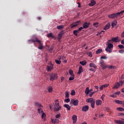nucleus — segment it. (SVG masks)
I'll return each mask as SVG.
<instances>
[{"mask_svg": "<svg viewBox=\"0 0 124 124\" xmlns=\"http://www.w3.org/2000/svg\"><path fill=\"white\" fill-rule=\"evenodd\" d=\"M124 13V10H122L120 12L108 15V18H110V19H114V18H117V17H119V16H122Z\"/></svg>", "mask_w": 124, "mask_h": 124, "instance_id": "1", "label": "nucleus"}, {"mask_svg": "<svg viewBox=\"0 0 124 124\" xmlns=\"http://www.w3.org/2000/svg\"><path fill=\"white\" fill-rule=\"evenodd\" d=\"M30 41H32V42H38V43H39V47L38 48L39 50H43L44 48V46H43V43H41V41L39 40L37 38H35V40H29L28 42H30Z\"/></svg>", "mask_w": 124, "mask_h": 124, "instance_id": "2", "label": "nucleus"}, {"mask_svg": "<svg viewBox=\"0 0 124 124\" xmlns=\"http://www.w3.org/2000/svg\"><path fill=\"white\" fill-rule=\"evenodd\" d=\"M50 81H54V80H57L58 79V73H52L49 75Z\"/></svg>", "mask_w": 124, "mask_h": 124, "instance_id": "3", "label": "nucleus"}, {"mask_svg": "<svg viewBox=\"0 0 124 124\" xmlns=\"http://www.w3.org/2000/svg\"><path fill=\"white\" fill-rule=\"evenodd\" d=\"M111 41H113V42H115V43H117L121 41V39L119 38L118 36H116V37L112 38L111 40H108V43H111Z\"/></svg>", "mask_w": 124, "mask_h": 124, "instance_id": "4", "label": "nucleus"}, {"mask_svg": "<svg viewBox=\"0 0 124 124\" xmlns=\"http://www.w3.org/2000/svg\"><path fill=\"white\" fill-rule=\"evenodd\" d=\"M100 63L101 64V67L102 68V69L103 70H104V69H106V68H108V65H107V64H106V63H105L104 61L102 60L100 62Z\"/></svg>", "mask_w": 124, "mask_h": 124, "instance_id": "5", "label": "nucleus"}, {"mask_svg": "<svg viewBox=\"0 0 124 124\" xmlns=\"http://www.w3.org/2000/svg\"><path fill=\"white\" fill-rule=\"evenodd\" d=\"M80 23H81V21L78 20L77 22L73 23L72 24H71L70 26L71 29H73V28H75V27H77V26H78V25H79Z\"/></svg>", "mask_w": 124, "mask_h": 124, "instance_id": "6", "label": "nucleus"}, {"mask_svg": "<svg viewBox=\"0 0 124 124\" xmlns=\"http://www.w3.org/2000/svg\"><path fill=\"white\" fill-rule=\"evenodd\" d=\"M54 65L52 64V62H50V66H47L46 69L48 72L52 71V70L54 68Z\"/></svg>", "mask_w": 124, "mask_h": 124, "instance_id": "7", "label": "nucleus"}, {"mask_svg": "<svg viewBox=\"0 0 124 124\" xmlns=\"http://www.w3.org/2000/svg\"><path fill=\"white\" fill-rule=\"evenodd\" d=\"M90 25H91V23L85 22L83 24L82 28H83V29H88V28L90 27Z\"/></svg>", "mask_w": 124, "mask_h": 124, "instance_id": "8", "label": "nucleus"}, {"mask_svg": "<svg viewBox=\"0 0 124 124\" xmlns=\"http://www.w3.org/2000/svg\"><path fill=\"white\" fill-rule=\"evenodd\" d=\"M64 33H63V31H62L58 34V40H59V41H60V40L62 39V35H63Z\"/></svg>", "mask_w": 124, "mask_h": 124, "instance_id": "9", "label": "nucleus"}, {"mask_svg": "<svg viewBox=\"0 0 124 124\" xmlns=\"http://www.w3.org/2000/svg\"><path fill=\"white\" fill-rule=\"evenodd\" d=\"M73 104L74 106H78V104L79 103V100H73L72 101Z\"/></svg>", "mask_w": 124, "mask_h": 124, "instance_id": "10", "label": "nucleus"}, {"mask_svg": "<svg viewBox=\"0 0 124 124\" xmlns=\"http://www.w3.org/2000/svg\"><path fill=\"white\" fill-rule=\"evenodd\" d=\"M114 101L117 104H122V105H124V101H120L119 100H114Z\"/></svg>", "mask_w": 124, "mask_h": 124, "instance_id": "11", "label": "nucleus"}, {"mask_svg": "<svg viewBox=\"0 0 124 124\" xmlns=\"http://www.w3.org/2000/svg\"><path fill=\"white\" fill-rule=\"evenodd\" d=\"M120 83L116 82L115 84H114L112 87L113 89H119L120 88Z\"/></svg>", "mask_w": 124, "mask_h": 124, "instance_id": "12", "label": "nucleus"}, {"mask_svg": "<svg viewBox=\"0 0 124 124\" xmlns=\"http://www.w3.org/2000/svg\"><path fill=\"white\" fill-rule=\"evenodd\" d=\"M89 110V106H85L83 107L82 110L83 112H87Z\"/></svg>", "mask_w": 124, "mask_h": 124, "instance_id": "13", "label": "nucleus"}, {"mask_svg": "<svg viewBox=\"0 0 124 124\" xmlns=\"http://www.w3.org/2000/svg\"><path fill=\"white\" fill-rule=\"evenodd\" d=\"M111 27V24L110 23H108L106 27L104 28V30L105 31H107V30H109Z\"/></svg>", "mask_w": 124, "mask_h": 124, "instance_id": "14", "label": "nucleus"}, {"mask_svg": "<svg viewBox=\"0 0 124 124\" xmlns=\"http://www.w3.org/2000/svg\"><path fill=\"white\" fill-rule=\"evenodd\" d=\"M51 122H52V124H59V123H60V121L59 120V119H58L57 118L52 119L51 120Z\"/></svg>", "mask_w": 124, "mask_h": 124, "instance_id": "15", "label": "nucleus"}, {"mask_svg": "<svg viewBox=\"0 0 124 124\" xmlns=\"http://www.w3.org/2000/svg\"><path fill=\"white\" fill-rule=\"evenodd\" d=\"M96 4V2L94 0H91V3L89 4L90 6H93V5H95Z\"/></svg>", "mask_w": 124, "mask_h": 124, "instance_id": "16", "label": "nucleus"}, {"mask_svg": "<svg viewBox=\"0 0 124 124\" xmlns=\"http://www.w3.org/2000/svg\"><path fill=\"white\" fill-rule=\"evenodd\" d=\"M54 111H55V112H58V111H60V110H61V109H62V107L59 106V107H54L53 108Z\"/></svg>", "mask_w": 124, "mask_h": 124, "instance_id": "17", "label": "nucleus"}, {"mask_svg": "<svg viewBox=\"0 0 124 124\" xmlns=\"http://www.w3.org/2000/svg\"><path fill=\"white\" fill-rule=\"evenodd\" d=\"M72 120H73V124H76V122H77V116L74 115L72 117Z\"/></svg>", "mask_w": 124, "mask_h": 124, "instance_id": "18", "label": "nucleus"}, {"mask_svg": "<svg viewBox=\"0 0 124 124\" xmlns=\"http://www.w3.org/2000/svg\"><path fill=\"white\" fill-rule=\"evenodd\" d=\"M47 37H51V38H54L56 39V37H55V36H54V35H53L52 33H49L47 34Z\"/></svg>", "mask_w": 124, "mask_h": 124, "instance_id": "19", "label": "nucleus"}, {"mask_svg": "<svg viewBox=\"0 0 124 124\" xmlns=\"http://www.w3.org/2000/svg\"><path fill=\"white\" fill-rule=\"evenodd\" d=\"M105 51H106V52H108V53H112V48H110L107 46L105 48Z\"/></svg>", "mask_w": 124, "mask_h": 124, "instance_id": "20", "label": "nucleus"}, {"mask_svg": "<svg viewBox=\"0 0 124 124\" xmlns=\"http://www.w3.org/2000/svg\"><path fill=\"white\" fill-rule=\"evenodd\" d=\"M82 72H83V68H82V66H79L78 74H81V73H82Z\"/></svg>", "mask_w": 124, "mask_h": 124, "instance_id": "21", "label": "nucleus"}, {"mask_svg": "<svg viewBox=\"0 0 124 124\" xmlns=\"http://www.w3.org/2000/svg\"><path fill=\"white\" fill-rule=\"evenodd\" d=\"M87 102H88L89 103H92L93 102V98H90L86 100Z\"/></svg>", "mask_w": 124, "mask_h": 124, "instance_id": "22", "label": "nucleus"}, {"mask_svg": "<svg viewBox=\"0 0 124 124\" xmlns=\"http://www.w3.org/2000/svg\"><path fill=\"white\" fill-rule=\"evenodd\" d=\"M117 23H118V22H117V20H115L113 22H112L111 23L112 28H114V27H115V26H116Z\"/></svg>", "mask_w": 124, "mask_h": 124, "instance_id": "23", "label": "nucleus"}, {"mask_svg": "<svg viewBox=\"0 0 124 124\" xmlns=\"http://www.w3.org/2000/svg\"><path fill=\"white\" fill-rule=\"evenodd\" d=\"M89 66L90 67H93V68H96L97 67L96 66V65H95V64L93 63H91L89 64Z\"/></svg>", "mask_w": 124, "mask_h": 124, "instance_id": "24", "label": "nucleus"}, {"mask_svg": "<svg viewBox=\"0 0 124 124\" xmlns=\"http://www.w3.org/2000/svg\"><path fill=\"white\" fill-rule=\"evenodd\" d=\"M79 32H80L78 30H75V31H73V34L76 36H77L78 35V33H79Z\"/></svg>", "mask_w": 124, "mask_h": 124, "instance_id": "25", "label": "nucleus"}, {"mask_svg": "<svg viewBox=\"0 0 124 124\" xmlns=\"http://www.w3.org/2000/svg\"><path fill=\"white\" fill-rule=\"evenodd\" d=\"M102 103V101L100 100H97L96 101V104L97 105V106H99V105H100Z\"/></svg>", "mask_w": 124, "mask_h": 124, "instance_id": "26", "label": "nucleus"}, {"mask_svg": "<svg viewBox=\"0 0 124 124\" xmlns=\"http://www.w3.org/2000/svg\"><path fill=\"white\" fill-rule=\"evenodd\" d=\"M108 42V46L107 47H108V48L112 49V48H113V47H114V46L112 44L109 43V42Z\"/></svg>", "mask_w": 124, "mask_h": 124, "instance_id": "27", "label": "nucleus"}, {"mask_svg": "<svg viewBox=\"0 0 124 124\" xmlns=\"http://www.w3.org/2000/svg\"><path fill=\"white\" fill-rule=\"evenodd\" d=\"M38 111L39 115H42V114L43 113V110H42L41 108H38Z\"/></svg>", "mask_w": 124, "mask_h": 124, "instance_id": "28", "label": "nucleus"}, {"mask_svg": "<svg viewBox=\"0 0 124 124\" xmlns=\"http://www.w3.org/2000/svg\"><path fill=\"white\" fill-rule=\"evenodd\" d=\"M79 63L83 66L86 65L87 64V62L86 61H81L79 62Z\"/></svg>", "mask_w": 124, "mask_h": 124, "instance_id": "29", "label": "nucleus"}, {"mask_svg": "<svg viewBox=\"0 0 124 124\" xmlns=\"http://www.w3.org/2000/svg\"><path fill=\"white\" fill-rule=\"evenodd\" d=\"M47 91L49 93H52V92H53V87H52V86H49L47 88Z\"/></svg>", "mask_w": 124, "mask_h": 124, "instance_id": "30", "label": "nucleus"}, {"mask_svg": "<svg viewBox=\"0 0 124 124\" xmlns=\"http://www.w3.org/2000/svg\"><path fill=\"white\" fill-rule=\"evenodd\" d=\"M85 93L86 94H89L90 93V89L89 87H87L85 91Z\"/></svg>", "mask_w": 124, "mask_h": 124, "instance_id": "31", "label": "nucleus"}, {"mask_svg": "<svg viewBox=\"0 0 124 124\" xmlns=\"http://www.w3.org/2000/svg\"><path fill=\"white\" fill-rule=\"evenodd\" d=\"M64 107H65V108H67L68 111H70V106H69V105L68 104H65L64 105Z\"/></svg>", "mask_w": 124, "mask_h": 124, "instance_id": "32", "label": "nucleus"}, {"mask_svg": "<svg viewBox=\"0 0 124 124\" xmlns=\"http://www.w3.org/2000/svg\"><path fill=\"white\" fill-rule=\"evenodd\" d=\"M95 104V101L93 100V101L91 103V106L93 109L94 108Z\"/></svg>", "mask_w": 124, "mask_h": 124, "instance_id": "33", "label": "nucleus"}, {"mask_svg": "<svg viewBox=\"0 0 124 124\" xmlns=\"http://www.w3.org/2000/svg\"><path fill=\"white\" fill-rule=\"evenodd\" d=\"M60 103H59V100H56L55 103V107H59Z\"/></svg>", "mask_w": 124, "mask_h": 124, "instance_id": "34", "label": "nucleus"}, {"mask_svg": "<svg viewBox=\"0 0 124 124\" xmlns=\"http://www.w3.org/2000/svg\"><path fill=\"white\" fill-rule=\"evenodd\" d=\"M64 28V26L63 25H60L57 27V29L58 30H62Z\"/></svg>", "mask_w": 124, "mask_h": 124, "instance_id": "35", "label": "nucleus"}, {"mask_svg": "<svg viewBox=\"0 0 124 124\" xmlns=\"http://www.w3.org/2000/svg\"><path fill=\"white\" fill-rule=\"evenodd\" d=\"M102 52V49H98L96 51V54H100Z\"/></svg>", "mask_w": 124, "mask_h": 124, "instance_id": "36", "label": "nucleus"}, {"mask_svg": "<svg viewBox=\"0 0 124 124\" xmlns=\"http://www.w3.org/2000/svg\"><path fill=\"white\" fill-rule=\"evenodd\" d=\"M35 105L37 107H39V108H41L40 107H42V106L41 105V104H39L38 103H35Z\"/></svg>", "mask_w": 124, "mask_h": 124, "instance_id": "37", "label": "nucleus"}, {"mask_svg": "<svg viewBox=\"0 0 124 124\" xmlns=\"http://www.w3.org/2000/svg\"><path fill=\"white\" fill-rule=\"evenodd\" d=\"M55 62L57 64H61L62 63V61L58 60H55Z\"/></svg>", "mask_w": 124, "mask_h": 124, "instance_id": "38", "label": "nucleus"}, {"mask_svg": "<svg viewBox=\"0 0 124 124\" xmlns=\"http://www.w3.org/2000/svg\"><path fill=\"white\" fill-rule=\"evenodd\" d=\"M69 73L70 75H71L72 76H75V75H74V74H73V71H72V70L69 71Z\"/></svg>", "mask_w": 124, "mask_h": 124, "instance_id": "39", "label": "nucleus"}, {"mask_svg": "<svg viewBox=\"0 0 124 124\" xmlns=\"http://www.w3.org/2000/svg\"><path fill=\"white\" fill-rule=\"evenodd\" d=\"M75 93H76V92H75V90H72L71 92V95H75Z\"/></svg>", "mask_w": 124, "mask_h": 124, "instance_id": "40", "label": "nucleus"}, {"mask_svg": "<svg viewBox=\"0 0 124 124\" xmlns=\"http://www.w3.org/2000/svg\"><path fill=\"white\" fill-rule=\"evenodd\" d=\"M116 109L118 111H124V108H117Z\"/></svg>", "mask_w": 124, "mask_h": 124, "instance_id": "41", "label": "nucleus"}, {"mask_svg": "<svg viewBox=\"0 0 124 124\" xmlns=\"http://www.w3.org/2000/svg\"><path fill=\"white\" fill-rule=\"evenodd\" d=\"M65 97H66V98H68V97H69V93H68V92H65Z\"/></svg>", "mask_w": 124, "mask_h": 124, "instance_id": "42", "label": "nucleus"}, {"mask_svg": "<svg viewBox=\"0 0 124 124\" xmlns=\"http://www.w3.org/2000/svg\"><path fill=\"white\" fill-rule=\"evenodd\" d=\"M115 123L116 124H122V121H121V120H115Z\"/></svg>", "mask_w": 124, "mask_h": 124, "instance_id": "43", "label": "nucleus"}, {"mask_svg": "<svg viewBox=\"0 0 124 124\" xmlns=\"http://www.w3.org/2000/svg\"><path fill=\"white\" fill-rule=\"evenodd\" d=\"M118 47L120 49H124V46L122 45H118Z\"/></svg>", "mask_w": 124, "mask_h": 124, "instance_id": "44", "label": "nucleus"}, {"mask_svg": "<svg viewBox=\"0 0 124 124\" xmlns=\"http://www.w3.org/2000/svg\"><path fill=\"white\" fill-rule=\"evenodd\" d=\"M74 77H75V76H72V77H70L69 78V80L70 81H72L73 80H74Z\"/></svg>", "mask_w": 124, "mask_h": 124, "instance_id": "45", "label": "nucleus"}, {"mask_svg": "<svg viewBox=\"0 0 124 124\" xmlns=\"http://www.w3.org/2000/svg\"><path fill=\"white\" fill-rule=\"evenodd\" d=\"M55 117H56V119H60V117H61V114H56L55 115Z\"/></svg>", "mask_w": 124, "mask_h": 124, "instance_id": "46", "label": "nucleus"}, {"mask_svg": "<svg viewBox=\"0 0 124 124\" xmlns=\"http://www.w3.org/2000/svg\"><path fill=\"white\" fill-rule=\"evenodd\" d=\"M114 94L116 96L117 95H119V94H121V92L118 91L117 92H115L114 93Z\"/></svg>", "mask_w": 124, "mask_h": 124, "instance_id": "47", "label": "nucleus"}, {"mask_svg": "<svg viewBox=\"0 0 124 124\" xmlns=\"http://www.w3.org/2000/svg\"><path fill=\"white\" fill-rule=\"evenodd\" d=\"M41 117L42 119H43V118H45V117H46V114H45V113L44 112L42 113Z\"/></svg>", "mask_w": 124, "mask_h": 124, "instance_id": "48", "label": "nucleus"}, {"mask_svg": "<svg viewBox=\"0 0 124 124\" xmlns=\"http://www.w3.org/2000/svg\"><path fill=\"white\" fill-rule=\"evenodd\" d=\"M65 102H66L67 103H68V102H69V101H70V99H69V98H68L67 99H65Z\"/></svg>", "mask_w": 124, "mask_h": 124, "instance_id": "49", "label": "nucleus"}, {"mask_svg": "<svg viewBox=\"0 0 124 124\" xmlns=\"http://www.w3.org/2000/svg\"><path fill=\"white\" fill-rule=\"evenodd\" d=\"M108 68H109V69H113V68H115V67L113 66L112 65H110L109 66H108Z\"/></svg>", "mask_w": 124, "mask_h": 124, "instance_id": "50", "label": "nucleus"}, {"mask_svg": "<svg viewBox=\"0 0 124 124\" xmlns=\"http://www.w3.org/2000/svg\"><path fill=\"white\" fill-rule=\"evenodd\" d=\"M119 52L121 54H123V53H124V49L119 50Z\"/></svg>", "mask_w": 124, "mask_h": 124, "instance_id": "51", "label": "nucleus"}, {"mask_svg": "<svg viewBox=\"0 0 124 124\" xmlns=\"http://www.w3.org/2000/svg\"><path fill=\"white\" fill-rule=\"evenodd\" d=\"M119 84L121 86L123 85V84H124V81L123 80H120L119 81Z\"/></svg>", "mask_w": 124, "mask_h": 124, "instance_id": "52", "label": "nucleus"}, {"mask_svg": "<svg viewBox=\"0 0 124 124\" xmlns=\"http://www.w3.org/2000/svg\"><path fill=\"white\" fill-rule=\"evenodd\" d=\"M84 29L83 27H80L78 29V31L80 32L81 31H82Z\"/></svg>", "mask_w": 124, "mask_h": 124, "instance_id": "53", "label": "nucleus"}, {"mask_svg": "<svg viewBox=\"0 0 124 124\" xmlns=\"http://www.w3.org/2000/svg\"><path fill=\"white\" fill-rule=\"evenodd\" d=\"M93 93H92V92H91L89 93V96L90 97H92L93 96Z\"/></svg>", "mask_w": 124, "mask_h": 124, "instance_id": "54", "label": "nucleus"}, {"mask_svg": "<svg viewBox=\"0 0 124 124\" xmlns=\"http://www.w3.org/2000/svg\"><path fill=\"white\" fill-rule=\"evenodd\" d=\"M104 88L103 85H101L100 87V90H101V91H102V90H103V88Z\"/></svg>", "mask_w": 124, "mask_h": 124, "instance_id": "55", "label": "nucleus"}, {"mask_svg": "<svg viewBox=\"0 0 124 124\" xmlns=\"http://www.w3.org/2000/svg\"><path fill=\"white\" fill-rule=\"evenodd\" d=\"M110 97H116V95L115 94V93H114L113 94L110 95Z\"/></svg>", "mask_w": 124, "mask_h": 124, "instance_id": "56", "label": "nucleus"}, {"mask_svg": "<svg viewBox=\"0 0 124 124\" xmlns=\"http://www.w3.org/2000/svg\"><path fill=\"white\" fill-rule=\"evenodd\" d=\"M94 88L96 90V92H98V87L97 86H95Z\"/></svg>", "mask_w": 124, "mask_h": 124, "instance_id": "57", "label": "nucleus"}, {"mask_svg": "<svg viewBox=\"0 0 124 124\" xmlns=\"http://www.w3.org/2000/svg\"><path fill=\"white\" fill-rule=\"evenodd\" d=\"M93 26H96V27H97V26H98V23H97V22L94 23L93 24Z\"/></svg>", "mask_w": 124, "mask_h": 124, "instance_id": "58", "label": "nucleus"}, {"mask_svg": "<svg viewBox=\"0 0 124 124\" xmlns=\"http://www.w3.org/2000/svg\"><path fill=\"white\" fill-rule=\"evenodd\" d=\"M103 86H104V88H107V87L109 86V84H104V85H103Z\"/></svg>", "mask_w": 124, "mask_h": 124, "instance_id": "59", "label": "nucleus"}, {"mask_svg": "<svg viewBox=\"0 0 124 124\" xmlns=\"http://www.w3.org/2000/svg\"><path fill=\"white\" fill-rule=\"evenodd\" d=\"M101 59H104L106 60V59H107V57H106V56H101Z\"/></svg>", "mask_w": 124, "mask_h": 124, "instance_id": "60", "label": "nucleus"}, {"mask_svg": "<svg viewBox=\"0 0 124 124\" xmlns=\"http://www.w3.org/2000/svg\"><path fill=\"white\" fill-rule=\"evenodd\" d=\"M89 70H90V71H93V72H95V71H94V70L93 69V68H90V69H89Z\"/></svg>", "mask_w": 124, "mask_h": 124, "instance_id": "61", "label": "nucleus"}, {"mask_svg": "<svg viewBox=\"0 0 124 124\" xmlns=\"http://www.w3.org/2000/svg\"><path fill=\"white\" fill-rule=\"evenodd\" d=\"M121 44H123V45H124V40H121Z\"/></svg>", "mask_w": 124, "mask_h": 124, "instance_id": "62", "label": "nucleus"}, {"mask_svg": "<svg viewBox=\"0 0 124 124\" xmlns=\"http://www.w3.org/2000/svg\"><path fill=\"white\" fill-rule=\"evenodd\" d=\"M98 117L100 118H102V117H103V114H101V115L99 114Z\"/></svg>", "mask_w": 124, "mask_h": 124, "instance_id": "63", "label": "nucleus"}, {"mask_svg": "<svg viewBox=\"0 0 124 124\" xmlns=\"http://www.w3.org/2000/svg\"><path fill=\"white\" fill-rule=\"evenodd\" d=\"M64 80V78L63 77H61V82H62Z\"/></svg>", "mask_w": 124, "mask_h": 124, "instance_id": "64", "label": "nucleus"}]
</instances>
